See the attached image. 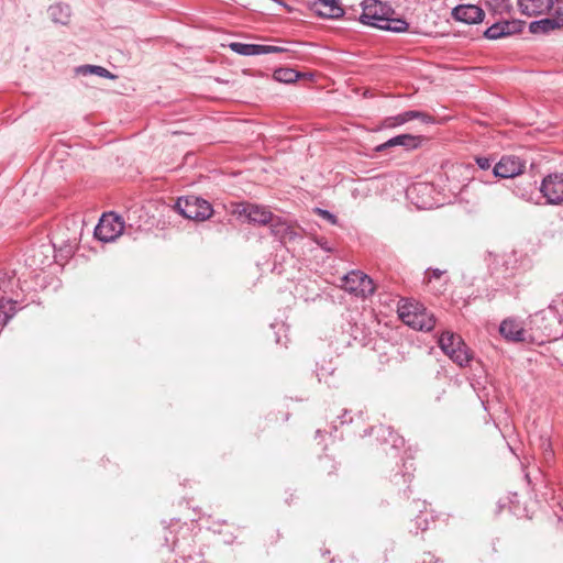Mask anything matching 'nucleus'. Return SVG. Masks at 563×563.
Returning <instances> with one entry per match:
<instances>
[{
	"mask_svg": "<svg viewBox=\"0 0 563 563\" xmlns=\"http://www.w3.org/2000/svg\"><path fill=\"white\" fill-rule=\"evenodd\" d=\"M514 192H515L516 195H518V196H521L522 198H525V197H526V196H525V194H520L518 190H515Z\"/></svg>",
	"mask_w": 563,
	"mask_h": 563,
	"instance_id": "nucleus-39",
	"label": "nucleus"
},
{
	"mask_svg": "<svg viewBox=\"0 0 563 563\" xmlns=\"http://www.w3.org/2000/svg\"><path fill=\"white\" fill-rule=\"evenodd\" d=\"M552 9L554 10V13L556 14L558 18L563 19V0H556L555 4L553 3Z\"/></svg>",
	"mask_w": 563,
	"mask_h": 563,
	"instance_id": "nucleus-37",
	"label": "nucleus"
},
{
	"mask_svg": "<svg viewBox=\"0 0 563 563\" xmlns=\"http://www.w3.org/2000/svg\"><path fill=\"white\" fill-rule=\"evenodd\" d=\"M287 49L280 46H274V45H261L260 44V55L264 54H273V53H283Z\"/></svg>",
	"mask_w": 563,
	"mask_h": 563,
	"instance_id": "nucleus-33",
	"label": "nucleus"
},
{
	"mask_svg": "<svg viewBox=\"0 0 563 563\" xmlns=\"http://www.w3.org/2000/svg\"><path fill=\"white\" fill-rule=\"evenodd\" d=\"M549 309L553 311L559 321L563 320V295L558 296L554 298L551 303L549 305Z\"/></svg>",
	"mask_w": 563,
	"mask_h": 563,
	"instance_id": "nucleus-29",
	"label": "nucleus"
},
{
	"mask_svg": "<svg viewBox=\"0 0 563 563\" xmlns=\"http://www.w3.org/2000/svg\"><path fill=\"white\" fill-rule=\"evenodd\" d=\"M19 286V279L13 271L0 272V300H4L8 295L14 294Z\"/></svg>",
	"mask_w": 563,
	"mask_h": 563,
	"instance_id": "nucleus-16",
	"label": "nucleus"
},
{
	"mask_svg": "<svg viewBox=\"0 0 563 563\" xmlns=\"http://www.w3.org/2000/svg\"><path fill=\"white\" fill-rule=\"evenodd\" d=\"M452 16L467 24H476L484 20L485 13L478 5L460 4L453 9Z\"/></svg>",
	"mask_w": 563,
	"mask_h": 563,
	"instance_id": "nucleus-10",
	"label": "nucleus"
},
{
	"mask_svg": "<svg viewBox=\"0 0 563 563\" xmlns=\"http://www.w3.org/2000/svg\"><path fill=\"white\" fill-rule=\"evenodd\" d=\"M268 224L271 225V232L280 240L286 238L294 239L296 236L291 225L279 217L273 214V221L268 222Z\"/></svg>",
	"mask_w": 563,
	"mask_h": 563,
	"instance_id": "nucleus-18",
	"label": "nucleus"
},
{
	"mask_svg": "<svg viewBox=\"0 0 563 563\" xmlns=\"http://www.w3.org/2000/svg\"><path fill=\"white\" fill-rule=\"evenodd\" d=\"M416 119L421 120L427 124L434 122L433 118L426 112L409 110L397 115L386 118L383 122V125L385 128H396Z\"/></svg>",
	"mask_w": 563,
	"mask_h": 563,
	"instance_id": "nucleus-11",
	"label": "nucleus"
},
{
	"mask_svg": "<svg viewBox=\"0 0 563 563\" xmlns=\"http://www.w3.org/2000/svg\"><path fill=\"white\" fill-rule=\"evenodd\" d=\"M505 32V36H510L520 33L525 27V22L521 20H506L499 21Z\"/></svg>",
	"mask_w": 563,
	"mask_h": 563,
	"instance_id": "nucleus-26",
	"label": "nucleus"
},
{
	"mask_svg": "<svg viewBox=\"0 0 563 563\" xmlns=\"http://www.w3.org/2000/svg\"><path fill=\"white\" fill-rule=\"evenodd\" d=\"M229 47L231 48V51L242 56L260 55V44L232 42L229 44Z\"/></svg>",
	"mask_w": 563,
	"mask_h": 563,
	"instance_id": "nucleus-22",
	"label": "nucleus"
},
{
	"mask_svg": "<svg viewBox=\"0 0 563 563\" xmlns=\"http://www.w3.org/2000/svg\"><path fill=\"white\" fill-rule=\"evenodd\" d=\"M525 170V163L516 156H503L493 168V174L498 178H514Z\"/></svg>",
	"mask_w": 563,
	"mask_h": 563,
	"instance_id": "nucleus-9",
	"label": "nucleus"
},
{
	"mask_svg": "<svg viewBox=\"0 0 563 563\" xmlns=\"http://www.w3.org/2000/svg\"><path fill=\"white\" fill-rule=\"evenodd\" d=\"M175 209L186 219L205 221L212 214L211 205L199 197L190 196L186 198H178L175 203Z\"/></svg>",
	"mask_w": 563,
	"mask_h": 563,
	"instance_id": "nucleus-3",
	"label": "nucleus"
},
{
	"mask_svg": "<svg viewBox=\"0 0 563 563\" xmlns=\"http://www.w3.org/2000/svg\"><path fill=\"white\" fill-rule=\"evenodd\" d=\"M420 143L421 136H416L411 134H400L378 145L376 147V151L383 152L394 146H402L405 150H413L417 148L420 145Z\"/></svg>",
	"mask_w": 563,
	"mask_h": 563,
	"instance_id": "nucleus-14",
	"label": "nucleus"
},
{
	"mask_svg": "<svg viewBox=\"0 0 563 563\" xmlns=\"http://www.w3.org/2000/svg\"><path fill=\"white\" fill-rule=\"evenodd\" d=\"M394 13L393 8L386 3L378 0H366L360 20L364 24L379 29L386 18L394 15Z\"/></svg>",
	"mask_w": 563,
	"mask_h": 563,
	"instance_id": "nucleus-5",
	"label": "nucleus"
},
{
	"mask_svg": "<svg viewBox=\"0 0 563 563\" xmlns=\"http://www.w3.org/2000/svg\"><path fill=\"white\" fill-rule=\"evenodd\" d=\"M441 350L459 366H467L472 360L468 347L460 335L452 332H443L439 339Z\"/></svg>",
	"mask_w": 563,
	"mask_h": 563,
	"instance_id": "nucleus-2",
	"label": "nucleus"
},
{
	"mask_svg": "<svg viewBox=\"0 0 563 563\" xmlns=\"http://www.w3.org/2000/svg\"><path fill=\"white\" fill-rule=\"evenodd\" d=\"M341 287L351 295L363 299L375 291L373 279L360 271H352L341 278Z\"/></svg>",
	"mask_w": 563,
	"mask_h": 563,
	"instance_id": "nucleus-4",
	"label": "nucleus"
},
{
	"mask_svg": "<svg viewBox=\"0 0 563 563\" xmlns=\"http://www.w3.org/2000/svg\"><path fill=\"white\" fill-rule=\"evenodd\" d=\"M475 162L481 169L487 170L490 168L493 159L489 157H485V156H478L475 158Z\"/></svg>",
	"mask_w": 563,
	"mask_h": 563,
	"instance_id": "nucleus-34",
	"label": "nucleus"
},
{
	"mask_svg": "<svg viewBox=\"0 0 563 563\" xmlns=\"http://www.w3.org/2000/svg\"><path fill=\"white\" fill-rule=\"evenodd\" d=\"M409 24L400 18H394L393 15H389L386 18V21L380 25V30L385 31H391L395 33H401L407 31Z\"/></svg>",
	"mask_w": 563,
	"mask_h": 563,
	"instance_id": "nucleus-23",
	"label": "nucleus"
},
{
	"mask_svg": "<svg viewBox=\"0 0 563 563\" xmlns=\"http://www.w3.org/2000/svg\"><path fill=\"white\" fill-rule=\"evenodd\" d=\"M76 73L79 75H97L99 77L114 79L117 78L115 75L110 73L108 69H106L102 66H96V65H82L76 68Z\"/></svg>",
	"mask_w": 563,
	"mask_h": 563,
	"instance_id": "nucleus-21",
	"label": "nucleus"
},
{
	"mask_svg": "<svg viewBox=\"0 0 563 563\" xmlns=\"http://www.w3.org/2000/svg\"><path fill=\"white\" fill-rule=\"evenodd\" d=\"M540 192L549 205L563 202V173H553L545 176L540 186Z\"/></svg>",
	"mask_w": 563,
	"mask_h": 563,
	"instance_id": "nucleus-8",
	"label": "nucleus"
},
{
	"mask_svg": "<svg viewBox=\"0 0 563 563\" xmlns=\"http://www.w3.org/2000/svg\"><path fill=\"white\" fill-rule=\"evenodd\" d=\"M311 9L322 18L338 19L344 14L339 0H314Z\"/></svg>",
	"mask_w": 563,
	"mask_h": 563,
	"instance_id": "nucleus-12",
	"label": "nucleus"
},
{
	"mask_svg": "<svg viewBox=\"0 0 563 563\" xmlns=\"http://www.w3.org/2000/svg\"><path fill=\"white\" fill-rule=\"evenodd\" d=\"M487 4L494 10V11H509L511 9V4L508 0H490L487 1Z\"/></svg>",
	"mask_w": 563,
	"mask_h": 563,
	"instance_id": "nucleus-30",
	"label": "nucleus"
},
{
	"mask_svg": "<svg viewBox=\"0 0 563 563\" xmlns=\"http://www.w3.org/2000/svg\"><path fill=\"white\" fill-rule=\"evenodd\" d=\"M316 212H317L320 217H322L323 219L328 220V221H329L330 223H332V224H335V223H336V221H338V220H336V217H335L333 213H331L330 211H328V210L317 208V209H316Z\"/></svg>",
	"mask_w": 563,
	"mask_h": 563,
	"instance_id": "nucleus-36",
	"label": "nucleus"
},
{
	"mask_svg": "<svg viewBox=\"0 0 563 563\" xmlns=\"http://www.w3.org/2000/svg\"><path fill=\"white\" fill-rule=\"evenodd\" d=\"M444 273V271H441L439 268H429L426 272V278L428 279V282H431L432 279H440Z\"/></svg>",
	"mask_w": 563,
	"mask_h": 563,
	"instance_id": "nucleus-35",
	"label": "nucleus"
},
{
	"mask_svg": "<svg viewBox=\"0 0 563 563\" xmlns=\"http://www.w3.org/2000/svg\"><path fill=\"white\" fill-rule=\"evenodd\" d=\"M563 26L562 18H547L538 21H533L529 25V30L533 34L548 33L552 30L560 29Z\"/></svg>",
	"mask_w": 563,
	"mask_h": 563,
	"instance_id": "nucleus-17",
	"label": "nucleus"
},
{
	"mask_svg": "<svg viewBox=\"0 0 563 563\" xmlns=\"http://www.w3.org/2000/svg\"><path fill=\"white\" fill-rule=\"evenodd\" d=\"M374 430L377 438H382L384 442L390 443L394 449H399L405 444L404 438L396 434L390 427L380 424L375 427Z\"/></svg>",
	"mask_w": 563,
	"mask_h": 563,
	"instance_id": "nucleus-19",
	"label": "nucleus"
},
{
	"mask_svg": "<svg viewBox=\"0 0 563 563\" xmlns=\"http://www.w3.org/2000/svg\"><path fill=\"white\" fill-rule=\"evenodd\" d=\"M124 230L123 220L113 213L103 214L95 228V236L101 242H113Z\"/></svg>",
	"mask_w": 563,
	"mask_h": 563,
	"instance_id": "nucleus-6",
	"label": "nucleus"
},
{
	"mask_svg": "<svg viewBox=\"0 0 563 563\" xmlns=\"http://www.w3.org/2000/svg\"><path fill=\"white\" fill-rule=\"evenodd\" d=\"M399 318L412 329L430 331L435 325L434 317L426 308L413 302H404L398 307Z\"/></svg>",
	"mask_w": 563,
	"mask_h": 563,
	"instance_id": "nucleus-1",
	"label": "nucleus"
},
{
	"mask_svg": "<svg viewBox=\"0 0 563 563\" xmlns=\"http://www.w3.org/2000/svg\"><path fill=\"white\" fill-rule=\"evenodd\" d=\"M541 448L543 450V455L545 461L552 460L554 453L552 450L551 442L548 439H541Z\"/></svg>",
	"mask_w": 563,
	"mask_h": 563,
	"instance_id": "nucleus-32",
	"label": "nucleus"
},
{
	"mask_svg": "<svg viewBox=\"0 0 563 563\" xmlns=\"http://www.w3.org/2000/svg\"><path fill=\"white\" fill-rule=\"evenodd\" d=\"M48 14L53 22L65 25L70 19V8L66 3H55L48 8Z\"/></svg>",
	"mask_w": 563,
	"mask_h": 563,
	"instance_id": "nucleus-20",
	"label": "nucleus"
},
{
	"mask_svg": "<svg viewBox=\"0 0 563 563\" xmlns=\"http://www.w3.org/2000/svg\"><path fill=\"white\" fill-rule=\"evenodd\" d=\"M14 305L15 301H13L11 298L8 300H0V323L7 324L9 320L14 316Z\"/></svg>",
	"mask_w": 563,
	"mask_h": 563,
	"instance_id": "nucleus-25",
	"label": "nucleus"
},
{
	"mask_svg": "<svg viewBox=\"0 0 563 563\" xmlns=\"http://www.w3.org/2000/svg\"><path fill=\"white\" fill-rule=\"evenodd\" d=\"M321 246L325 250V251H331L330 247H327V244H321Z\"/></svg>",
	"mask_w": 563,
	"mask_h": 563,
	"instance_id": "nucleus-40",
	"label": "nucleus"
},
{
	"mask_svg": "<svg viewBox=\"0 0 563 563\" xmlns=\"http://www.w3.org/2000/svg\"><path fill=\"white\" fill-rule=\"evenodd\" d=\"M416 525V533L419 531H426L429 526L428 516L424 514H420L415 519Z\"/></svg>",
	"mask_w": 563,
	"mask_h": 563,
	"instance_id": "nucleus-31",
	"label": "nucleus"
},
{
	"mask_svg": "<svg viewBox=\"0 0 563 563\" xmlns=\"http://www.w3.org/2000/svg\"><path fill=\"white\" fill-rule=\"evenodd\" d=\"M274 78L278 81L290 84L297 80L298 73L290 68H279L275 70Z\"/></svg>",
	"mask_w": 563,
	"mask_h": 563,
	"instance_id": "nucleus-27",
	"label": "nucleus"
},
{
	"mask_svg": "<svg viewBox=\"0 0 563 563\" xmlns=\"http://www.w3.org/2000/svg\"><path fill=\"white\" fill-rule=\"evenodd\" d=\"M518 8L523 15H540L553 8V0H518Z\"/></svg>",
	"mask_w": 563,
	"mask_h": 563,
	"instance_id": "nucleus-13",
	"label": "nucleus"
},
{
	"mask_svg": "<svg viewBox=\"0 0 563 563\" xmlns=\"http://www.w3.org/2000/svg\"><path fill=\"white\" fill-rule=\"evenodd\" d=\"M232 212L239 218H244L249 223L257 225H266L273 221V213L267 207L251 202L238 203Z\"/></svg>",
	"mask_w": 563,
	"mask_h": 563,
	"instance_id": "nucleus-7",
	"label": "nucleus"
},
{
	"mask_svg": "<svg viewBox=\"0 0 563 563\" xmlns=\"http://www.w3.org/2000/svg\"><path fill=\"white\" fill-rule=\"evenodd\" d=\"M500 334L514 342H522L526 340V332L521 324L512 319L504 320L499 327Z\"/></svg>",
	"mask_w": 563,
	"mask_h": 563,
	"instance_id": "nucleus-15",
	"label": "nucleus"
},
{
	"mask_svg": "<svg viewBox=\"0 0 563 563\" xmlns=\"http://www.w3.org/2000/svg\"><path fill=\"white\" fill-rule=\"evenodd\" d=\"M484 36L488 40H499L505 36V32L503 31L500 22H496L490 25L485 32Z\"/></svg>",
	"mask_w": 563,
	"mask_h": 563,
	"instance_id": "nucleus-28",
	"label": "nucleus"
},
{
	"mask_svg": "<svg viewBox=\"0 0 563 563\" xmlns=\"http://www.w3.org/2000/svg\"><path fill=\"white\" fill-rule=\"evenodd\" d=\"M321 246L325 250V251H331L330 247H327V244H321Z\"/></svg>",
	"mask_w": 563,
	"mask_h": 563,
	"instance_id": "nucleus-41",
	"label": "nucleus"
},
{
	"mask_svg": "<svg viewBox=\"0 0 563 563\" xmlns=\"http://www.w3.org/2000/svg\"><path fill=\"white\" fill-rule=\"evenodd\" d=\"M432 560L433 555L431 553H427L423 563H433Z\"/></svg>",
	"mask_w": 563,
	"mask_h": 563,
	"instance_id": "nucleus-38",
	"label": "nucleus"
},
{
	"mask_svg": "<svg viewBox=\"0 0 563 563\" xmlns=\"http://www.w3.org/2000/svg\"><path fill=\"white\" fill-rule=\"evenodd\" d=\"M335 368L329 362L327 365H321L317 368V376L319 382H323L329 386L335 385V379L333 378Z\"/></svg>",
	"mask_w": 563,
	"mask_h": 563,
	"instance_id": "nucleus-24",
	"label": "nucleus"
}]
</instances>
